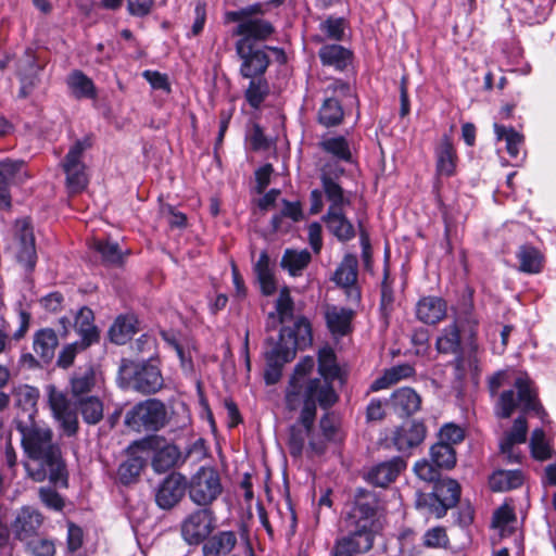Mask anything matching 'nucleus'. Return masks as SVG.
<instances>
[{"instance_id": "30", "label": "nucleus", "mask_w": 556, "mask_h": 556, "mask_svg": "<svg viewBox=\"0 0 556 556\" xmlns=\"http://www.w3.org/2000/svg\"><path fill=\"white\" fill-rule=\"evenodd\" d=\"M236 33L241 35V39H248L251 42L254 40H265L274 33L273 25L262 18H245L241 21L238 26Z\"/></svg>"}, {"instance_id": "58", "label": "nucleus", "mask_w": 556, "mask_h": 556, "mask_svg": "<svg viewBox=\"0 0 556 556\" xmlns=\"http://www.w3.org/2000/svg\"><path fill=\"white\" fill-rule=\"evenodd\" d=\"M320 30L329 39L341 40L345 31L344 20L340 17H329L320 24Z\"/></svg>"}, {"instance_id": "59", "label": "nucleus", "mask_w": 556, "mask_h": 556, "mask_svg": "<svg viewBox=\"0 0 556 556\" xmlns=\"http://www.w3.org/2000/svg\"><path fill=\"white\" fill-rule=\"evenodd\" d=\"M464 430L454 424L443 426L439 433V442L453 446L464 440Z\"/></svg>"}, {"instance_id": "60", "label": "nucleus", "mask_w": 556, "mask_h": 556, "mask_svg": "<svg viewBox=\"0 0 556 556\" xmlns=\"http://www.w3.org/2000/svg\"><path fill=\"white\" fill-rule=\"evenodd\" d=\"M276 309L278 313L279 323H285L292 317L293 301L287 288H283L280 291L276 304Z\"/></svg>"}, {"instance_id": "64", "label": "nucleus", "mask_w": 556, "mask_h": 556, "mask_svg": "<svg viewBox=\"0 0 556 556\" xmlns=\"http://www.w3.org/2000/svg\"><path fill=\"white\" fill-rule=\"evenodd\" d=\"M29 548L35 556H54V543L46 539H36L29 542Z\"/></svg>"}, {"instance_id": "55", "label": "nucleus", "mask_w": 556, "mask_h": 556, "mask_svg": "<svg viewBox=\"0 0 556 556\" xmlns=\"http://www.w3.org/2000/svg\"><path fill=\"white\" fill-rule=\"evenodd\" d=\"M93 247L101 254L104 262L110 264L122 262L123 253L116 242L97 240Z\"/></svg>"}, {"instance_id": "9", "label": "nucleus", "mask_w": 556, "mask_h": 556, "mask_svg": "<svg viewBox=\"0 0 556 556\" xmlns=\"http://www.w3.org/2000/svg\"><path fill=\"white\" fill-rule=\"evenodd\" d=\"M167 421L165 405L155 399L137 404L126 416V424L136 430H159Z\"/></svg>"}, {"instance_id": "16", "label": "nucleus", "mask_w": 556, "mask_h": 556, "mask_svg": "<svg viewBox=\"0 0 556 556\" xmlns=\"http://www.w3.org/2000/svg\"><path fill=\"white\" fill-rule=\"evenodd\" d=\"M237 53L242 60L240 73L245 78L263 75L269 64L267 53L262 49H254L248 39H240L236 45Z\"/></svg>"}, {"instance_id": "24", "label": "nucleus", "mask_w": 556, "mask_h": 556, "mask_svg": "<svg viewBox=\"0 0 556 556\" xmlns=\"http://www.w3.org/2000/svg\"><path fill=\"white\" fill-rule=\"evenodd\" d=\"M446 302L439 296H425L416 306L417 318L429 325L442 320L446 315Z\"/></svg>"}, {"instance_id": "22", "label": "nucleus", "mask_w": 556, "mask_h": 556, "mask_svg": "<svg viewBox=\"0 0 556 556\" xmlns=\"http://www.w3.org/2000/svg\"><path fill=\"white\" fill-rule=\"evenodd\" d=\"M426 437V428L421 422L405 421L393 434V442L399 451H406L420 444Z\"/></svg>"}, {"instance_id": "2", "label": "nucleus", "mask_w": 556, "mask_h": 556, "mask_svg": "<svg viewBox=\"0 0 556 556\" xmlns=\"http://www.w3.org/2000/svg\"><path fill=\"white\" fill-rule=\"evenodd\" d=\"M22 437V446L29 458L25 467L28 476L41 482L49 479L59 483L65 479V464L61 448L53 442V431L49 426L36 419H15Z\"/></svg>"}, {"instance_id": "37", "label": "nucleus", "mask_w": 556, "mask_h": 556, "mask_svg": "<svg viewBox=\"0 0 556 556\" xmlns=\"http://www.w3.org/2000/svg\"><path fill=\"white\" fill-rule=\"evenodd\" d=\"M318 370L324 379L317 378L320 382H327L331 388L330 380L340 377V368L336 361V354L329 346H325L318 352ZM307 374V379H311Z\"/></svg>"}, {"instance_id": "50", "label": "nucleus", "mask_w": 556, "mask_h": 556, "mask_svg": "<svg viewBox=\"0 0 556 556\" xmlns=\"http://www.w3.org/2000/svg\"><path fill=\"white\" fill-rule=\"evenodd\" d=\"M319 122L326 126H336L343 119V110L338 100L329 98L323 103L319 114Z\"/></svg>"}, {"instance_id": "52", "label": "nucleus", "mask_w": 556, "mask_h": 556, "mask_svg": "<svg viewBox=\"0 0 556 556\" xmlns=\"http://www.w3.org/2000/svg\"><path fill=\"white\" fill-rule=\"evenodd\" d=\"M129 448L132 456L123 463L118 469L119 477L125 483H128L137 478L146 464V457L137 455L138 453H142L141 451H135L131 448V446Z\"/></svg>"}, {"instance_id": "11", "label": "nucleus", "mask_w": 556, "mask_h": 556, "mask_svg": "<svg viewBox=\"0 0 556 556\" xmlns=\"http://www.w3.org/2000/svg\"><path fill=\"white\" fill-rule=\"evenodd\" d=\"M10 249L15 254L17 261L26 269L31 270L36 264V248L33 228L27 219L16 220L13 229V240Z\"/></svg>"}, {"instance_id": "35", "label": "nucleus", "mask_w": 556, "mask_h": 556, "mask_svg": "<svg viewBox=\"0 0 556 556\" xmlns=\"http://www.w3.org/2000/svg\"><path fill=\"white\" fill-rule=\"evenodd\" d=\"M523 483V475L520 470H504L498 469L494 471L490 479V488L495 492H506L519 488Z\"/></svg>"}, {"instance_id": "44", "label": "nucleus", "mask_w": 556, "mask_h": 556, "mask_svg": "<svg viewBox=\"0 0 556 556\" xmlns=\"http://www.w3.org/2000/svg\"><path fill=\"white\" fill-rule=\"evenodd\" d=\"M71 392L75 397L89 393L96 387V372L92 367L79 368L71 378Z\"/></svg>"}, {"instance_id": "38", "label": "nucleus", "mask_w": 556, "mask_h": 556, "mask_svg": "<svg viewBox=\"0 0 556 556\" xmlns=\"http://www.w3.org/2000/svg\"><path fill=\"white\" fill-rule=\"evenodd\" d=\"M414 374V369L408 364H402L386 369L383 375L377 378L370 386L371 391H380L397 383L402 379L408 378Z\"/></svg>"}, {"instance_id": "32", "label": "nucleus", "mask_w": 556, "mask_h": 556, "mask_svg": "<svg viewBox=\"0 0 556 556\" xmlns=\"http://www.w3.org/2000/svg\"><path fill=\"white\" fill-rule=\"evenodd\" d=\"M392 404L399 414L409 416L419 410L421 397L412 388H401L393 392Z\"/></svg>"}, {"instance_id": "8", "label": "nucleus", "mask_w": 556, "mask_h": 556, "mask_svg": "<svg viewBox=\"0 0 556 556\" xmlns=\"http://www.w3.org/2000/svg\"><path fill=\"white\" fill-rule=\"evenodd\" d=\"M135 451L152 453V467L156 472H165L181 459V453L175 444L159 435L149 437L131 445Z\"/></svg>"}, {"instance_id": "3", "label": "nucleus", "mask_w": 556, "mask_h": 556, "mask_svg": "<svg viewBox=\"0 0 556 556\" xmlns=\"http://www.w3.org/2000/svg\"><path fill=\"white\" fill-rule=\"evenodd\" d=\"M503 387L510 388L503 391L496 401L497 417L509 418L517 408L523 413L539 414L542 410L534 384L526 372L505 369L489 378V390L492 395Z\"/></svg>"}, {"instance_id": "7", "label": "nucleus", "mask_w": 556, "mask_h": 556, "mask_svg": "<svg viewBox=\"0 0 556 556\" xmlns=\"http://www.w3.org/2000/svg\"><path fill=\"white\" fill-rule=\"evenodd\" d=\"M189 497L198 506H210L223 492L218 471L213 467H201L188 484Z\"/></svg>"}, {"instance_id": "6", "label": "nucleus", "mask_w": 556, "mask_h": 556, "mask_svg": "<svg viewBox=\"0 0 556 556\" xmlns=\"http://www.w3.org/2000/svg\"><path fill=\"white\" fill-rule=\"evenodd\" d=\"M90 146L89 138L76 140L61 163L66 176L65 182L70 193H78L88 185V175L86 165L83 162V154Z\"/></svg>"}, {"instance_id": "56", "label": "nucleus", "mask_w": 556, "mask_h": 556, "mask_svg": "<svg viewBox=\"0 0 556 556\" xmlns=\"http://www.w3.org/2000/svg\"><path fill=\"white\" fill-rule=\"evenodd\" d=\"M515 521V514L511 507L503 505L493 514L492 526L498 529L501 535H506L508 527Z\"/></svg>"}, {"instance_id": "23", "label": "nucleus", "mask_w": 556, "mask_h": 556, "mask_svg": "<svg viewBox=\"0 0 556 556\" xmlns=\"http://www.w3.org/2000/svg\"><path fill=\"white\" fill-rule=\"evenodd\" d=\"M325 319L330 332L336 337H342L350 332L354 313L352 309L336 305L325 307Z\"/></svg>"}, {"instance_id": "62", "label": "nucleus", "mask_w": 556, "mask_h": 556, "mask_svg": "<svg viewBox=\"0 0 556 556\" xmlns=\"http://www.w3.org/2000/svg\"><path fill=\"white\" fill-rule=\"evenodd\" d=\"M446 531L442 527L429 529L424 535V544L428 547H441L447 544Z\"/></svg>"}, {"instance_id": "39", "label": "nucleus", "mask_w": 556, "mask_h": 556, "mask_svg": "<svg viewBox=\"0 0 556 556\" xmlns=\"http://www.w3.org/2000/svg\"><path fill=\"white\" fill-rule=\"evenodd\" d=\"M529 445L531 455L535 460L546 462L556 456V452L543 429L538 428L532 431Z\"/></svg>"}, {"instance_id": "13", "label": "nucleus", "mask_w": 556, "mask_h": 556, "mask_svg": "<svg viewBox=\"0 0 556 556\" xmlns=\"http://www.w3.org/2000/svg\"><path fill=\"white\" fill-rule=\"evenodd\" d=\"M460 496V485L456 480L443 479L437 482L433 493L424 497L431 513L438 518L445 515L448 508L454 507Z\"/></svg>"}, {"instance_id": "4", "label": "nucleus", "mask_w": 556, "mask_h": 556, "mask_svg": "<svg viewBox=\"0 0 556 556\" xmlns=\"http://www.w3.org/2000/svg\"><path fill=\"white\" fill-rule=\"evenodd\" d=\"M345 529L370 539L375 543L376 535L382 530L383 521L380 505L375 494L359 491L354 504L344 518Z\"/></svg>"}, {"instance_id": "53", "label": "nucleus", "mask_w": 556, "mask_h": 556, "mask_svg": "<svg viewBox=\"0 0 556 556\" xmlns=\"http://www.w3.org/2000/svg\"><path fill=\"white\" fill-rule=\"evenodd\" d=\"M460 344L459 328L452 324L444 328L442 334L437 340V349L441 353H455Z\"/></svg>"}, {"instance_id": "29", "label": "nucleus", "mask_w": 556, "mask_h": 556, "mask_svg": "<svg viewBox=\"0 0 556 556\" xmlns=\"http://www.w3.org/2000/svg\"><path fill=\"white\" fill-rule=\"evenodd\" d=\"M92 320L93 313L90 308L83 307L76 315L75 329L80 337L81 348H88L99 340V332Z\"/></svg>"}, {"instance_id": "31", "label": "nucleus", "mask_w": 556, "mask_h": 556, "mask_svg": "<svg viewBox=\"0 0 556 556\" xmlns=\"http://www.w3.org/2000/svg\"><path fill=\"white\" fill-rule=\"evenodd\" d=\"M237 544L232 531H222L211 536L202 547L203 556H224L229 554Z\"/></svg>"}, {"instance_id": "49", "label": "nucleus", "mask_w": 556, "mask_h": 556, "mask_svg": "<svg viewBox=\"0 0 556 556\" xmlns=\"http://www.w3.org/2000/svg\"><path fill=\"white\" fill-rule=\"evenodd\" d=\"M137 320L132 316H121L110 328V337L116 344H124L136 332Z\"/></svg>"}, {"instance_id": "34", "label": "nucleus", "mask_w": 556, "mask_h": 556, "mask_svg": "<svg viewBox=\"0 0 556 556\" xmlns=\"http://www.w3.org/2000/svg\"><path fill=\"white\" fill-rule=\"evenodd\" d=\"M39 397V391L36 388L29 386L20 387L15 392L16 405L20 407L17 418L35 419L37 414V401Z\"/></svg>"}, {"instance_id": "33", "label": "nucleus", "mask_w": 556, "mask_h": 556, "mask_svg": "<svg viewBox=\"0 0 556 556\" xmlns=\"http://www.w3.org/2000/svg\"><path fill=\"white\" fill-rule=\"evenodd\" d=\"M323 188L329 202L327 212H345L346 207L351 205V200L349 195L344 193L342 187L334 180L329 179L326 175L323 177Z\"/></svg>"}, {"instance_id": "28", "label": "nucleus", "mask_w": 556, "mask_h": 556, "mask_svg": "<svg viewBox=\"0 0 556 556\" xmlns=\"http://www.w3.org/2000/svg\"><path fill=\"white\" fill-rule=\"evenodd\" d=\"M437 172L441 176H453L456 169V151L448 137L444 136L435 149Z\"/></svg>"}, {"instance_id": "20", "label": "nucleus", "mask_w": 556, "mask_h": 556, "mask_svg": "<svg viewBox=\"0 0 556 556\" xmlns=\"http://www.w3.org/2000/svg\"><path fill=\"white\" fill-rule=\"evenodd\" d=\"M339 429V419L334 414H325L319 421L320 433L315 432L308 441L307 451L312 454H321L326 450L327 442L334 440Z\"/></svg>"}, {"instance_id": "40", "label": "nucleus", "mask_w": 556, "mask_h": 556, "mask_svg": "<svg viewBox=\"0 0 556 556\" xmlns=\"http://www.w3.org/2000/svg\"><path fill=\"white\" fill-rule=\"evenodd\" d=\"M67 86L76 99L96 98V87L92 80L80 71H74L68 75Z\"/></svg>"}, {"instance_id": "45", "label": "nucleus", "mask_w": 556, "mask_h": 556, "mask_svg": "<svg viewBox=\"0 0 556 556\" xmlns=\"http://www.w3.org/2000/svg\"><path fill=\"white\" fill-rule=\"evenodd\" d=\"M517 257L520 263V270L528 274H538L543 267V255L541 252L531 247L523 245L519 249Z\"/></svg>"}, {"instance_id": "26", "label": "nucleus", "mask_w": 556, "mask_h": 556, "mask_svg": "<svg viewBox=\"0 0 556 556\" xmlns=\"http://www.w3.org/2000/svg\"><path fill=\"white\" fill-rule=\"evenodd\" d=\"M404 467L405 463L400 457H394L375 466L367 473V479L374 485L383 488L394 481Z\"/></svg>"}, {"instance_id": "36", "label": "nucleus", "mask_w": 556, "mask_h": 556, "mask_svg": "<svg viewBox=\"0 0 556 556\" xmlns=\"http://www.w3.org/2000/svg\"><path fill=\"white\" fill-rule=\"evenodd\" d=\"M285 351L280 349V345L273 344L265 352L267 367L265 370V381L267 384H275L281 377V367L283 364L291 359H285Z\"/></svg>"}, {"instance_id": "21", "label": "nucleus", "mask_w": 556, "mask_h": 556, "mask_svg": "<svg viewBox=\"0 0 556 556\" xmlns=\"http://www.w3.org/2000/svg\"><path fill=\"white\" fill-rule=\"evenodd\" d=\"M357 267V257L353 254H346L333 274L336 283L346 288L349 296L354 300L359 299V292L355 288L358 275Z\"/></svg>"}, {"instance_id": "43", "label": "nucleus", "mask_w": 556, "mask_h": 556, "mask_svg": "<svg viewBox=\"0 0 556 556\" xmlns=\"http://www.w3.org/2000/svg\"><path fill=\"white\" fill-rule=\"evenodd\" d=\"M319 58L324 65L343 70L350 62L351 52L338 45H327L319 50Z\"/></svg>"}, {"instance_id": "17", "label": "nucleus", "mask_w": 556, "mask_h": 556, "mask_svg": "<svg viewBox=\"0 0 556 556\" xmlns=\"http://www.w3.org/2000/svg\"><path fill=\"white\" fill-rule=\"evenodd\" d=\"M186 479L178 472L169 473L159 484L155 491V502L159 507L169 509L177 505L186 491Z\"/></svg>"}, {"instance_id": "14", "label": "nucleus", "mask_w": 556, "mask_h": 556, "mask_svg": "<svg viewBox=\"0 0 556 556\" xmlns=\"http://www.w3.org/2000/svg\"><path fill=\"white\" fill-rule=\"evenodd\" d=\"M214 517L210 509H199L181 523V535L188 544H199L204 541L214 529Z\"/></svg>"}, {"instance_id": "1", "label": "nucleus", "mask_w": 556, "mask_h": 556, "mask_svg": "<svg viewBox=\"0 0 556 556\" xmlns=\"http://www.w3.org/2000/svg\"><path fill=\"white\" fill-rule=\"evenodd\" d=\"M315 367L314 358L304 357L294 368L285 393V404L289 412L300 410L298 422L289 429L288 447L293 457L302 456L307 451L308 441L314 434L316 405L329 408L338 401V394L327 382L307 379Z\"/></svg>"}, {"instance_id": "47", "label": "nucleus", "mask_w": 556, "mask_h": 556, "mask_svg": "<svg viewBox=\"0 0 556 556\" xmlns=\"http://www.w3.org/2000/svg\"><path fill=\"white\" fill-rule=\"evenodd\" d=\"M496 139L506 142V150L511 157H517L523 143V136L511 127L494 124Z\"/></svg>"}, {"instance_id": "46", "label": "nucleus", "mask_w": 556, "mask_h": 556, "mask_svg": "<svg viewBox=\"0 0 556 556\" xmlns=\"http://www.w3.org/2000/svg\"><path fill=\"white\" fill-rule=\"evenodd\" d=\"M319 147L323 151L336 157L337 161L351 162L352 160L350 144L342 136L325 138L319 142Z\"/></svg>"}, {"instance_id": "42", "label": "nucleus", "mask_w": 556, "mask_h": 556, "mask_svg": "<svg viewBox=\"0 0 556 556\" xmlns=\"http://www.w3.org/2000/svg\"><path fill=\"white\" fill-rule=\"evenodd\" d=\"M254 270L265 295H270L276 291V281L270 267L268 254L264 251L260 254L258 261L254 265Z\"/></svg>"}, {"instance_id": "57", "label": "nucleus", "mask_w": 556, "mask_h": 556, "mask_svg": "<svg viewBox=\"0 0 556 556\" xmlns=\"http://www.w3.org/2000/svg\"><path fill=\"white\" fill-rule=\"evenodd\" d=\"M268 93V86L263 80H251L245 91V98L252 108H258Z\"/></svg>"}, {"instance_id": "27", "label": "nucleus", "mask_w": 556, "mask_h": 556, "mask_svg": "<svg viewBox=\"0 0 556 556\" xmlns=\"http://www.w3.org/2000/svg\"><path fill=\"white\" fill-rule=\"evenodd\" d=\"M323 220L327 230L333 235L339 241H350L355 237V228L348 219L345 212H327Z\"/></svg>"}, {"instance_id": "10", "label": "nucleus", "mask_w": 556, "mask_h": 556, "mask_svg": "<svg viewBox=\"0 0 556 556\" xmlns=\"http://www.w3.org/2000/svg\"><path fill=\"white\" fill-rule=\"evenodd\" d=\"M47 393L52 416L62 433L66 437H74L79 428L75 406L67 399L66 394L54 386H48Z\"/></svg>"}, {"instance_id": "12", "label": "nucleus", "mask_w": 556, "mask_h": 556, "mask_svg": "<svg viewBox=\"0 0 556 556\" xmlns=\"http://www.w3.org/2000/svg\"><path fill=\"white\" fill-rule=\"evenodd\" d=\"M312 343V327L305 317L295 319L292 328H282L279 341L274 343L280 345L285 351V359H293L298 349H304Z\"/></svg>"}, {"instance_id": "19", "label": "nucleus", "mask_w": 556, "mask_h": 556, "mask_svg": "<svg viewBox=\"0 0 556 556\" xmlns=\"http://www.w3.org/2000/svg\"><path fill=\"white\" fill-rule=\"evenodd\" d=\"M374 543L364 535H357L349 530L346 533L339 535L332 547L330 548V556H358L369 552Z\"/></svg>"}, {"instance_id": "15", "label": "nucleus", "mask_w": 556, "mask_h": 556, "mask_svg": "<svg viewBox=\"0 0 556 556\" xmlns=\"http://www.w3.org/2000/svg\"><path fill=\"white\" fill-rule=\"evenodd\" d=\"M528 424L523 416L514 420L513 427L500 440V454L507 463H519L522 454L519 445L527 440Z\"/></svg>"}, {"instance_id": "5", "label": "nucleus", "mask_w": 556, "mask_h": 556, "mask_svg": "<svg viewBox=\"0 0 556 556\" xmlns=\"http://www.w3.org/2000/svg\"><path fill=\"white\" fill-rule=\"evenodd\" d=\"M121 379L128 387L144 394L155 393L164 384L157 366L124 361L119 368Z\"/></svg>"}, {"instance_id": "51", "label": "nucleus", "mask_w": 556, "mask_h": 556, "mask_svg": "<svg viewBox=\"0 0 556 556\" xmlns=\"http://www.w3.org/2000/svg\"><path fill=\"white\" fill-rule=\"evenodd\" d=\"M430 457L439 468L451 469L456 464V453L453 446L440 442L431 446Z\"/></svg>"}, {"instance_id": "54", "label": "nucleus", "mask_w": 556, "mask_h": 556, "mask_svg": "<svg viewBox=\"0 0 556 556\" xmlns=\"http://www.w3.org/2000/svg\"><path fill=\"white\" fill-rule=\"evenodd\" d=\"M79 408L84 420L89 425H96L103 418V404L96 396L81 400Z\"/></svg>"}, {"instance_id": "63", "label": "nucleus", "mask_w": 556, "mask_h": 556, "mask_svg": "<svg viewBox=\"0 0 556 556\" xmlns=\"http://www.w3.org/2000/svg\"><path fill=\"white\" fill-rule=\"evenodd\" d=\"M142 76L151 85L153 89L162 90L165 92L170 91V85L167 75L156 71L147 70L142 73Z\"/></svg>"}, {"instance_id": "25", "label": "nucleus", "mask_w": 556, "mask_h": 556, "mask_svg": "<svg viewBox=\"0 0 556 556\" xmlns=\"http://www.w3.org/2000/svg\"><path fill=\"white\" fill-rule=\"evenodd\" d=\"M41 522L42 517L37 510L29 507H23L17 513L12 525V529L20 540H27L38 531Z\"/></svg>"}, {"instance_id": "61", "label": "nucleus", "mask_w": 556, "mask_h": 556, "mask_svg": "<svg viewBox=\"0 0 556 556\" xmlns=\"http://www.w3.org/2000/svg\"><path fill=\"white\" fill-rule=\"evenodd\" d=\"M454 324L458 326L459 330L468 331L469 336L473 337L478 320L471 312V306H466L463 312L457 313Z\"/></svg>"}, {"instance_id": "18", "label": "nucleus", "mask_w": 556, "mask_h": 556, "mask_svg": "<svg viewBox=\"0 0 556 556\" xmlns=\"http://www.w3.org/2000/svg\"><path fill=\"white\" fill-rule=\"evenodd\" d=\"M27 178L22 161L0 162V208L11 207L10 186L22 184Z\"/></svg>"}, {"instance_id": "48", "label": "nucleus", "mask_w": 556, "mask_h": 556, "mask_svg": "<svg viewBox=\"0 0 556 556\" xmlns=\"http://www.w3.org/2000/svg\"><path fill=\"white\" fill-rule=\"evenodd\" d=\"M311 254L306 250H286L282 258L281 266L286 268L290 275L296 276L308 265Z\"/></svg>"}, {"instance_id": "41", "label": "nucleus", "mask_w": 556, "mask_h": 556, "mask_svg": "<svg viewBox=\"0 0 556 556\" xmlns=\"http://www.w3.org/2000/svg\"><path fill=\"white\" fill-rule=\"evenodd\" d=\"M58 337L52 329H41L34 338V351L45 362H49L54 356L58 346Z\"/></svg>"}]
</instances>
